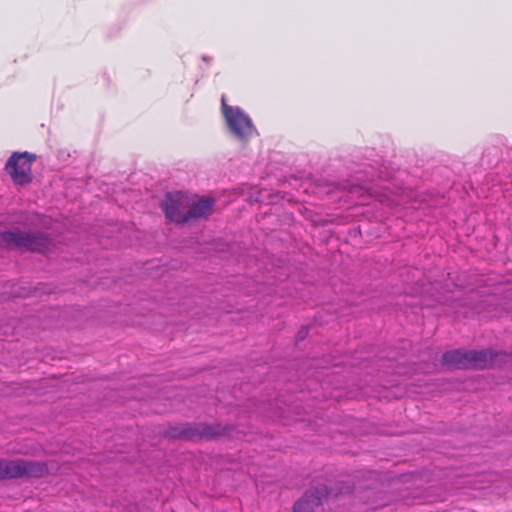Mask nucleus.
Wrapping results in <instances>:
<instances>
[{
  "label": "nucleus",
  "instance_id": "1",
  "mask_svg": "<svg viewBox=\"0 0 512 512\" xmlns=\"http://www.w3.org/2000/svg\"><path fill=\"white\" fill-rule=\"evenodd\" d=\"M497 356L487 351L454 350L445 353L442 359L449 368L483 369L495 365Z\"/></svg>",
  "mask_w": 512,
  "mask_h": 512
},
{
  "label": "nucleus",
  "instance_id": "2",
  "mask_svg": "<svg viewBox=\"0 0 512 512\" xmlns=\"http://www.w3.org/2000/svg\"><path fill=\"white\" fill-rule=\"evenodd\" d=\"M221 101L222 112L229 131L240 140H246L252 136L255 132V127L250 117L239 107L227 105L224 96Z\"/></svg>",
  "mask_w": 512,
  "mask_h": 512
},
{
  "label": "nucleus",
  "instance_id": "3",
  "mask_svg": "<svg viewBox=\"0 0 512 512\" xmlns=\"http://www.w3.org/2000/svg\"><path fill=\"white\" fill-rule=\"evenodd\" d=\"M46 463L29 461H0V479L16 477H42L53 471Z\"/></svg>",
  "mask_w": 512,
  "mask_h": 512
},
{
  "label": "nucleus",
  "instance_id": "4",
  "mask_svg": "<svg viewBox=\"0 0 512 512\" xmlns=\"http://www.w3.org/2000/svg\"><path fill=\"white\" fill-rule=\"evenodd\" d=\"M35 155L28 152L13 153L6 164V172L16 185H26L32 180V163Z\"/></svg>",
  "mask_w": 512,
  "mask_h": 512
},
{
  "label": "nucleus",
  "instance_id": "5",
  "mask_svg": "<svg viewBox=\"0 0 512 512\" xmlns=\"http://www.w3.org/2000/svg\"><path fill=\"white\" fill-rule=\"evenodd\" d=\"M190 197L183 192L168 193L162 203L167 219L175 223L189 221Z\"/></svg>",
  "mask_w": 512,
  "mask_h": 512
},
{
  "label": "nucleus",
  "instance_id": "6",
  "mask_svg": "<svg viewBox=\"0 0 512 512\" xmlns=\"http://www.w3.org/2000/svg\"><path fill=\"white\" fill-rule=\"evenodd\" d=\"M1 241L7 247L26 248L38 252H44L48 245L47 238L22 232L3 233L1 235Z\"/></svg>",
  "mask_w": 512,
  "mask_h": 512
},
{
  "label": "nucleus",
  "instance_id": "7",
  "mask_svg": "<svg viewBox=\"0 0 512 512\" xmlns=\"http://www.w3.org/2000/svg\"><path fill=\"white\" fill-rule=\"evenodd\" d=\"M213 204V200L209 197H202L197 200L190 198V207L188 211L189 220L210 215L213 209Z\"/></svg>",
  "mask_w": 512,
  "mask_h": 512
},
{
  "label": "nucleus",
  "instance_id": "8",
  "mask_svg": "<svg viewBox=\"0 0 512 512\" xmlns=\"http://www.w3.org/2000/svg\"><path fill=\"white\" fill-rule=\"evenodd\" d=\"M217 435H219V432L215 431L210 426L203 427V429L201 431V437H204L206 439H210V438L216 437Z\"/></svg>",
  "mask_w": 512,
  "mask_h": 512
},
{
  "label": "nucleus",
  "instance_id": "9",
  "mask_svg": "<svg viewBox=\"0 0 512 512\" xmlns=\"http://www.w3.org/2000/svg\"><path fill=\"white\" fill-rule=\"evenodd\" d=\"M378 201H380L381 203H386L387 205H390V201L388 200L386 195L380 194L378 196Z\"/></svg>",
  "mask_w": 512,
  "mask_h": 512
},
{
  "label": "nucleus",
  "instance_id": "10",
  "mask_svg": "<svg viewBox=\"0 0 512 512\" xmlns=\"http://www.w3.org/2000/svg\"><path fill=\"white\" fill-rule=\"evenodd\" d=\"M302 505L303 503L302 502H298L297 505H296V508L294 510V512H299L301 509H302Z\"/></svg>",
  "mask_w": 512,
  "mask_h": 512
}]
</instances>
